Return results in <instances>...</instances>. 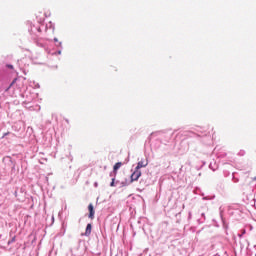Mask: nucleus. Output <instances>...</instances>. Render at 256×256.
<instances>
[{"mask_svg": "<svg viewBox=\"0 0 256 256\" xmlns=\"http://www.w3.org/2000/svg\"><path fill=\"white\" fill-rule=\"evenodd\" d=\"M88 211V219H95V206H93V203L88 205Z\"/></svg>", "mask_w": 256, "mask_h": 256, "instance_id": "5", "label": "nucleus"}, {"mask_svg": "<svg viewBox=\"0 0 256 256\" xmlns=\"http://www.w3.org/2000/svg\"><path fill=\"white\" fill-rule=\"evenodd\" d=\"M163 133L164 132L162 130H158L156 132H152L149 137H150V139H154V137H159V136L163 135Z\"/></svg>", "mask_w": 256, "mask_h": 256, "instance_id": "9", "label": "nucleus"}, {"mask_svg": "<svg viewBox=\"0 0 256 256\" xmlns=\"http://www.w3.org/2000/svg\"><path fill=\"white\" fill-rule=\"evenodd\" d=\"M142 173L141 170H137L135 168L134 172L130 175V183H133L134 181H139V178L141 177Z\"/></svg>", "mask_w": 256, "mask_h": 256, "instance_id": "2", "label": "nucleus"}, {"mask_svg": "<svg viewBox=\"0 0 256 256\" xmlns=\"http://www.w3.org/2000/svg\"><path fill=\"white\" fill-rule=\"evenodd\" d=\"M221 219H222V223H223V229L227 233V229H229V225L227 224V222H225V219H223V216H221Z\"/></svg>", "mask_w": 256, "mask_h": 256, "instance_id": "12", "label": "nucleus"}, {"mask_svg": "<svg viewBox=\"0 0 256 256\" xmlns=\"http://www.w3.org/2000/svg\"><path fill=\"white\" fill-rule=\"evenodd\" d=\"M110 177H112L110 182V187H115V183L117 181V171L112 170L109 174Z\"/></svg>", "mask_w": 256, "mask_h": 256, "instance_id": "6", "label": "nucleus"}, {"mask_svg": "<svg viewBox=\"0 0 256 256\" xmlns=\"http://www.w3.org/2000/svg\"><path fill=\"white\" fill-rule=\"evenodd\" d=\"M2 235L0 234V239H1Z\"/></svg>", "mask_w": 256, "mask_h": 256, "instance_id": "24", "label": "nucleus"}, {"mask_svg": "<svg viewBox=\"0 0 256 256\" xmlns=\"http://www.w3.org/2000/svg\"><path fill=\"white\" fill-rule=\"evenodd\" d=\"M16 241V237H12L9 241H8V245H11L12 243H15Z\"/></svg>", "mask_w": 256, "mask_h": 256, "instance_id": "15", "label": "nucleus"}, {"mask_svg": "<svg viewBox=\"0 0 256 256\" xmlns=\"http://www.w3.org/2000/svg\"><path fill=\"white\" fill-rule=\"evenodd\" d=\"M203 201H213V199H215V194L211 195V196H203Z\"/></svg>", "mask_w": 256, "mask_h": 256, "instance_id": "11", "label": "nucleus"}, {"mask_svg": "<svg viewBox=\"0 0 256 256\" xmlns=\"http://www.w3.org/2000/svg\"><path fill=\"white\" fill-rule=\"evenodd\" d=\"M203 165H205V162H203Z\"/></svg>", "mask_w": 256, "mask_h": 256, "instance_id": "25", "label": "nucleus"}, {"mask_svg": "<svg viewBox=\"0 0 256 256\" xmlns=\"http://www.w3.org/2000/svg\"><path fill=\"white\" fill-rule=\"evenodd\" d=\"M245 150H240L238 153H237V155H238V157H245Z\"/></svg>", "mask_w": 256, "mask_h": 256, "instance_id": "14", "label": "nucleus"}, {"mask_svg": "<svg viewBox=\"0 0 256 256\" xmlns=\"http://www.w3.org/2000/svg\"><path fill=\"white\" fill-rule=\"evenodd\" d=\"M209 169H212L213 171H216V170H217V166L214 167V166H213V163H210V164H209Z\"/></svg>", "mask_w": 256, "mask_h": 256, "instance_id": "16", "label": "nucleus"}, {"mask_svg": "<svg viewBox=\"0 0 256 256\" xmlns=\"http://www.w3.org/2000/svg\"><path fill=\"white\" fill-rule=\"evenodd\" d=\"M194 137H199L200 139H206V141H211V133H209L207 130L201 131L197 130L196 133H193Z\"/></svg>", "mask_w": 256, "mask_h": 256, "instance_id": "1", "label": "nucleus"}, {"mask_svg": "<svg viewBox=\"0 0 256 256\" xmlns=\"http://www.w3.org/2000/svg\"><path fill=\"white\" fill-rule=\"evenodd\" d=\"M5 135H7V133H4L3 137H5Z\"/></svg>", "mask_w": 256, "mask_h": 256, "instance_id": "22", "label": "nucleus"}, {"mask_svg": "<svg viewBox=\"0 0 256 256\" xmlns=\"http://www.w3.org/2000/svg\"><path fill=\"white\" fill-rule=\"evenodd\" d=\"M94 187L95 188L99 187V183L98 182H94Z\"/></svg>", "mask_w": 256, "mask_h": 256, "instance_id": "19", "label": "nucleus"}, {"mask_svg": "<svg viewBox=\"0 0 256 256\" xmlns=\"http://www.w3.org/2000/svg\"><path fill=\"white\" fill-rule=\"evenodd\" d=\"M147 165H149V160H147V159H146V160H145V159H141V160L137 163L135 169L141 171V169H143V167H147Z\"/></svg>", "mask_w": 256, "mask_h": 256, "instance_id": "4", "label": "nucleus"}, {"mask_svg": "<svg viewBox=\"0 0 256 256\" xmlns=\"http://www.w3.org/2000/svg\"><path fill=\"white\" fill-rule=\"evenodd\" d=\"M54 41H57V38H55Z\"/></svg>", "mask_w": 256, "mask_h": 256, "instance_id": "23", "label": "nucleus"}, {"mask_svg": "<svg viewBox=\"0 0 256 256\" xmlns=\"http://www.w3.org/2000/svg\"><path fill=\"white\" fill-rule=\"evenodd\" d=\"M131 185V182L127 179H125V181H119V180H116L115 181V187H118L119 189H123V187H127Z\"/></svg>", "mask_w": 256, "mask_h": 256, "instance_id": "3", "label": "nucleus"}, {"mask_svg": "<svg viewBox=\"0 0 256 256\" xmlns=\"http://www.w3.org/2000/svg\"><path fill=\"white\" fill-rule=\"evenodd\" d=\"M93 229V225L91 223H88L86 225V230H85V233L82 234V235H85V237H89V235H91V231Z\"/></svg>", "mask_w": 256, "mask_h": 256, "instance_id": "8", "label": "nucleus"}, {"mask_svg": "<svg viewBox=\"0 0 256 256\" xmlns=\"http://www.w3.org/2000/svg\"><path fill=\"white\" fill-rule=\"evenodd\" d=\"M13 83H15V80L10 84V87H12V86H13Z\"/></svg>", "mask_w": 256, "mask_h": 256, "instance_id": "21", "label": "nucleus"}, {"mask_svg": "<svg viewBox=\"0 0 256 256\" xmlns=\"http://www.w3.org/2000/svg\"><path fill=\"white\" fill-rule=\"evenodd\" d=\"M207 221V216H205V212L200 213V218L197 219L198 225H203Z\"/></svg>", "mask_w": 256, "mask_h": 256, "instance_id": "7", "label": "nucleus"}, {"mask_svg": "<svg viewBox=\"0 0 256 256\" xmlns=\"http://www.w3.org/2000/svg\"><path fill=\"white\" fill-rule=\"evenodd\" d=\"M122 166H123V162L115 163L114 166H113V171L118 172L121 169Z\"/></svg>", "mask_w": 256, "mask_h": 256, "instance_id": "10", "label": "nucleus"}, {"mask_svg": "<svg viewBox=\"0 0 256 256\" xmlns=\"http://www.w3.org/2000/svg\"><path fill=\"white\" fill-rule=\"evenodd\" d=\"M68 159L70 160V162H73V156L71 155V153L69 154Z\"/></svg>", "mask_w": 256, "mask_h": 256, "instance_id": "18", "label": "nucleus"}, {"mask_svg": "<svg viewBox=\"0 0 256 256\" xmlns=\"http://www.w3.org/2000/svg\"><path fill=\"white\" fill-rule=\"evenodd\" d=\"M193 219V214L191 212L188 213V221H191Z\"/></svg>", "mask_w": 256, "mask_h": 256, "instance_id": "17", "label": "nucleus"}, {"mask_svg": "<svg viewBox=\"0 0 256 256\" xmlns=\"http://www.w3.org/2000/svg\"><path fill=\"white\" fill-rule=\"evenodd\" d=\"M7 67H8V69H13V65H11V64H8Z\"/></svg>", "mask_w": 256, "mask_h": 256, "instance_id": "20", "label": "nucleus"}, {"mask_svg": "<svg viewBox=\"0 0 256 256\" xmlns=\"http://www.w3.org/2000/svg\"><path fill=\"white\" fill-rule=\"evenodd\" d=\"M218 159H225V157H227V153L226 152H219L217 154Z\"/></svg>", "mask_w": 256, "mask_h": 256, "instance_id": "13", "label": "nucleus"}]
</instances>
